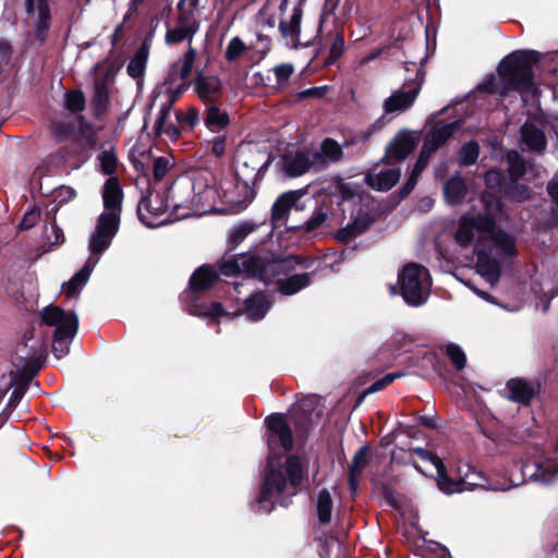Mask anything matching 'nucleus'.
Segmentation results:
<instances>
[{"instance_id": "473e14b6", "label": "nucleus", "mask_w": 558, "mask_h": 558, "mask_svg": "<svg viewBox=\"0 0 558 558\" xmlns=\"http://www.w3.org/2000/svg\"><path fill=\"white\" fill-rule=\"evenodd\" d=\"M149 43L146 39L128 63L126 72L133 78L143 76L149 56Z\"/></svg>"}, {"instance_id": "0e129e2a", "label": "nucleus", "mask_w": 558, "mask_h": 558, "mask_svg": "<svg viewBox=\"0 0 558 558\" xmlns=\"http://www.w3.org/2000/svg\"><path fill=\"white\" fill-rule=\"evenodd\" d=\"M158 136H166L167 138L171 141H175L180 135L179 128L172 123L168 122L166 126L160 131V134H157Z\"/></svg>"}, {"instance_id": "a878e982", "label": "nucleus", "mask_w": 558, "mask_h": 558, "mask_svg": "<svg viewBox=\"0 0 558 558\" xmlns=\"http://www.w3.org/2000/svg\"><path fill=\"white\" fill-rule=\"evenodd\" d=\"M459 128L460 121L436 124L425 136L423 146L435 153L457 132Z\"/></svg>"}, {"instance_id": "8fccbe9b", "label": "nucleus", "mask_w": 558, "mask_h": 558, "mask_svg": "<svg viewBox=\"0 0 558 558\" xmlns=\"http://www.w3.org/2000/svg\"><path fill=\"white\" fill-rule=\"evenodd\" d=\"M318 555L320 558L335 555V550L340 548V543L333 537H325L317 539Z\"/></svg>"}, {"instance_id": "4468645a", "label": "nucleus", "mask_w": 558, "mask_h": 558, "mask_svg": "<svg viewBox=\"0 0 558 558\" xmlns=\"http://www.w3.org/2000/svg\"><path fill=\"white\" fill-rule=\"evenodd\" d=\"M506 398L523 408H530L534 400H538L543 390V383L538 378L512 377L506 383Z\"/></svg>"}, {"instance_id": "a18cd8bd", "label": "nucleus", "mask_w": 558, "mask_h": 558, "mask_svg": "<svg viewBox=\"0 0 558 558\" xmlns=\"http://www.w3.org/2000/svg\"><path fill=\"white\" fill-rule=\"evenodd\" d=\"M102 173L111 175L117 169V156L112 149L104 150L97 157Z\"/></svg>"}, {"instance_id": "c756f323", "label": "nucleus", "mask_w": 558, "mask_h": 558, "mask_svg": "<svg viewBox=\"0 0 558 558\" xmlns=\"http://www.w3.org/2000/svg\"><path fill=\"white\" fill-rule=\"evenodd\" d=\"M270 301L263 293H253L245 300L244 313L252 322H257L265 317L270 308Z\"/></svg>"}, {"instance_id": "f257e3e1", "label": "nucleus", "mask_w": 558, "mask_h": 558, "mask_svg": "<svg viewBox=\"0 0 558 558\" xmlns=\"http://www.w3.org/2000/svg\"><path fill=\"white\" fill-rule=\"evenodd\" d=\"M268 429L269 456L259 496L256 500L258 510L269 513L276 504L288 506L287 497L296 492V487L304 478V466L298 456H291L287 460L288 480L275 465L280 457L292 449L293 437L289 425L280 414H271L266 418Z\"/></svg>"}, {"instance_id": "de8ad7c7", "label": "nucleus", "mask_w": 558, "mask_h": 558, "mask_svg": "<svg viewBox=\"0 0 558 558\" xmlns=\"http://www.w3.org/2000/svg\"><path fill=\"white\" fill-rule=\"evenodd\" d=\"M364 231V227L361 226L359 221H354L351 225H348L347 227L340 229L337 232V239L340 242L348 243L357 235H360Z\"/></svg>"}, {"instance_id": "6e6552de", "label": "nucleus", "mask_w": 558, "mask_h": 558, "mask_svg": "<svg viewBox=\"0 0 558 558\" xmlns=\"http://www.w3.org/2000/svg\"><path fill=\"white\" fill-rule=\"evenodd\" d=\"M45 325L56 327L52 337V352L57 359H62L70 352V344L74 339L78 318L74 312H65L59 306L49 305L40 312Z\"/></svg>"}, {"instance_id": "ddd939ff", "label": "nucleus", "mask_w": 558, "mask_h": 558, "mask_svg": "<svg viewBox=\"0 0 558 558\" xmlns=\"http://www.w3.org/2000/svg\"><path fill=\"white\" fill-rule=\"evenodd\" d=\"M269 165V159L257 149H240L235 161V174L246 187L254 184L260 171Z\"/></svg>"}, {"instance_id": "cd10ccee", "label": "nucleus", "mask_w": 558, "mask_h": 558, "mask_svg": "<svg viewBox=\"0 0 558 558\" xmlns=\"http://www.w3.org/2000/svg\"><path fill=\"white\" fill-rule=\"evenodd\" d=\"M28 13H36V37L44 41L49 28L50 12L46 0H25Z\"/></svg>"}, {"instance_id": "3c124183", "label": "nucleus", "mask_w": 558, "mask_h": 558, "mask_svg": "<svg viewBox=\"0 0 558 558\" xmlns=\"http://www.w3.org/2000/svg\"><path fill=\"white\" fill-rule=\"evenodd\" d=\"M175 119L181 125L194 126L199 122V112L196 108L190 107L186 111H177Z\"/></svg>"}, {"instance_id": "9b49d317", "label": "nucleus", "mask_w": 558, "mask_h": 558, "mask_svg": "<svg viewBox=\"0 0 558 558\" xmlns=\"http://www.w3.org/2000/svg\"><path fill=\"white\" fill-rule=\"evenodd\" d=\"M349 199L336 190V192H327L319 195V205L315 208L313 215L303 225L305 232L314 231L323 227L328 220L338 219L340 206Z\"/></svg>"}, {"instance_id": "39448f33", "label": "nucleus", "mask_w": 558, "mask_h": 558, "mask_svg": "<svg viewBox=\"0 0 558 558\" xmlns=\"http://www.w3.org/2000/svg\"><path fill=\"white\" fill-rule=\"evenodd\" d=\"M275 269L274 264L255 254L226 255L219 266V272L213 266H201L190 279L192 292L209 289L221 276L243 275L247 279L258 277L264 280L269 270Z\"/></svg>"}, {"instance_id": "58836bf2", "label": "nucleus", "mask_w": 558, "mask_h": 558, "mask_svg": "<svg viewBox=\"0 0 558 558\" xmlns=\"http://www.w3.org/2000/svg\"><path fill=\"white\" fill-rule=\"evenodd\" d=\"M391 121V118H386V116H380L375 122L369 124L363 130L357 131L354 134V142L355 143H366L371 140V137L384 129L389 122Z\"/></svg>"}, {"instance_id": "338daca9", "label": "nucleus", "mask_w": 558, "mask_h": 558, "mask_svg": "<svg viewBox=\"0 0 558 558\" xmlns=\"http://www.w3.org/2000/svg\"><path fill=\"white\" fill-rule=\"evenodd\" d=\"M546 191L554 202L555 206L558 208V179H551L546 186Z\"/></svg>"}, {"instance_id": "ea45409f", "label": "nucleus", "mask_w": 558, "mask_h": 558, "mask_svg": "<svg viewBox=\"0 0 558 558\" xmlns=\"http://www.w3.org/2000/svg\"><path fill=\"white\" fill-rule=\"evenodd\" d=\"M478 155V144L474 141H470L461 147L459 153V162L461 166L474 165L477 161Z\"/></svg>"}, {"instance_id": "bb28decb", "label": "nucleus", "mask_w": 558, "mask_h": 558, "mask_svg": "<svg viewBox=\"0 0 558 558\" xmlns=\"http://www.w3.org/2000/svg\"><path fill=\"white\" fill-rule=\"evenodd\" d=\"M194 87L203 102H215L222 95V85L217 76L199 75L195 80Z\"/></svg>"}, {"instance_id": "f3484780", "label": "nucleus", "mask_w": 558, "mask_h": 558, "mask_svg": "<svg viewBox=\"0 0 558 558\" xmlns=\"http://www.w3.org/2000/svg\"><path fill=\"white\" fill-rule=\"evenodd\" d=\"M168 206L159 195L143 197L137 206L138 219L148 228H158L169 220Z\"/></svg>"}, {"instance_id": "6e6d98bb", "label": "nucleus", "mask_w": 558, "mask_h": 558, "mask_svg": "<svg viewBox=\"0 0 558 558\" xmlns=\"http://www.w3.org/2000/svg\"><path fill=\"white\" fill-rule=\"evenodd\" d=\"M40 209L36 206L28 209L20 222V229L22 230H28L37 225V222L40 220Z\"/></svg>"}, {"instance_id": "dca6fc26", "label": "nucleus", "mask_w": 558, "mask_h": 558, "mask_svg": "<svg viewBox=\"0 0 558 558\" xmlns=\"http://www.w3.org/2000/svg\"><path fill=\"white\" fill-rule=\"evenodd\" d=\"M521 179H508L501 171L490 168V182L496 181V192L494 194L500 202L504 198L511 203H523L532 197L531 187L520 183Z\"/></svg>"}, {"instance_id": "2f4dec72", "label": "nucleus", "mask_w": 558, "mask_h": 558, "mask_svg": "<svg viewBox=\"0 0 558 558\" xmlns=\"http://www.w3.org/2000/svg\"><path fill=\"white\" fill-rule=\"evenodd\" d=\"M86 98L82 90L75 89L66 92L63 96V107L74 116L77 124L84 123V118L81 114L85 109Z\"/></svg>"}, {"instance_id": "37998d69", "label": "nucleus", "mask_w": 558, "mask_h": 558, "mask_svg": "<svg viewBox=\"0 0 558 558\" xmlns=\"http://www.w3.org/2000/svg\"><path fill=\"white\" fill-rule=\"evenodd\" d=\"M45 244L48 246H54L64 241L63 231L57 226L56 220L49 222L44 229Z\"/></svg>"}, {"instance_id": "7c9ffc66", "label": "nucleus", "mask_w": 558, "mask_h": 558, "mask_svg": "<svg viewBox=\"0 0 558 558\" xmlns=\"http://www.w3.org/2000/svg\"><path fill=\"white\" fill-rule=\"evenodd\" d=\"M314 272L315 271L313 270L312 272L298 274L284 279H279L277 281L278 291L283 295H293L298 293L311 284Z\"/></svg>"}, {"instance_id": "423d86ee", "label": "nucleus", "mask_w": 558, "mask_h": 558, "mask_svg": "<svg viewBox=\"0 0 558 558\" xmlns=\"http://www.w3.org/2000/svg\"><path fill=\"white\" fill-rule=\"evenodd\" d=\"M541 57L536 50H515L507 54L497 68L502 93L517 92L524 101L526 96H534L537 86L533 66L541 61Z\"/></svg>"}, {"instance_id": "4c0bfd02", "label": "nucleus", "mask_w": 558, "mask_h": 558, "mask_svg": "<svg viewBox=\"0 0 558 558\" xmlns=\"http://www.w3.org/2000/svg\"><path fill=\"white\" fill-rule=\"evenodd\" d=\"M508 179H522L526 172V165L523 157L515 150L507 154Z\"/></svg>"}, {"instance_id": "680f3d73", "label": "nucleus", "mask_w": 558, "mask_h": 558, "mask_svg": "<svg viewBox=\"0 0 558 558\" xmlns=\"http://www.w3.org/2000/svg\"><path fill=\"white\" fill-rule=\"evenodd\" d=\"M191 313L196 316H209L213 318H217L226 314L220 303H213L206 312L191 311Z\"/></svg>"}, {"instance_id": "e2e57ef3", "label": "nucleus", "mask_w": 558, "mask_h": 558, "mask_svg": "<svg viewBox=\"0 0 558 558\" xmlns=\"http://www.w3.org/2000/svg\"><path fill=\"white\" fill-rule=\"evenodd\" d=\"M53 132L62 137V138H66L69 136H71L74 132H75V125L74 124H59V123H53Z\"/></svg>"}, {"instance_id": "c9c22d12", "label": "nucleus", "mask_w": 558, "mask_h": 558, "mask_svg": "<svg viewBox=\"0 0 558 558\" xmlns=\"http://www.w3.org/2000/svg\"><path fill=\"white\" fill-rule=\"evenodd\" d=\"M445 198L448 204H460L466 195V185L462 178L453 177L444 186Z\"/></svg>"}, {"instance_id": "052dcab7", "label": "nucleus", "mask_w": 558, "mask_h": 558, "mask_svg": "<svg viewBox=\"0 0 558 558\" xmlns=\"http://www.w3.org/2000/svg\"><path fill=\"white\" fill-rule=\"evenodd\" d=\"M210 151L216 157H221L226 153V136L217 135L210 142Z\"/></svg>"}, {"instance_id": "4be33fe9", "label": "nucleus", "mask_w": 558, "mask_h": 558, "mask_svg": "<svg viewBox=\"0 0 558 558\" xmlns=\"http://www.w3.org/2000/svg\"><path fill=\"white\" fill-rule=\"evenodd\" d=\"M437 472V486L438 488L447 494L451 495L454 493H461L464 490H472L475 488L478 483L470 481L471 475H476V470L472 466H468V472L464 474V476L459 481H453L446 474V468L442 464L441 470H436Z\"/></svg>"}, {"instance_id": "20e7f679", "label": "nucleus", "mask_w": 558, "mask_h": 558, "mask_svg": "<svg viewBox=\"0 0 558 558\" xmlns=\"http://www.w3.org/2000/svg\"><path fill=\"white\" fill-rule=\"evenodd\" d=\"M502 218H508L505 205L490 192V288L501 275H513L519 255L515 238L497 226Z\"/></svg>"}, {"instance_id": "774afa93", "label": "nucleus", "mask_w": 558, "mask_h": 558, "mask_svg": "<svg viewBox=\"0 0 558 558\" xmlns=\"http://www.w3.org/2000/svg\"><path fill=\"white\" fill-rule=\"evenodd\" d=\"M433 154L434 153L432 150H429L428 148L422 146V149L420 151V155H418V158L416 160V163L421 165L423 168L426 169V167L428 166L429 160H430Z\"/></svg>"}, {"instance_id": "a19ab883", "label": "nucleus", "mask_w": 558, "mask_h": 558, "mask_svg": "<svg viewBox=\"0 0 558 558\" xmlns=\"http://www.w3.org/2000/svg\"><path fill=\"white\" fill-rule=\"evenodd\" d=\"M301 11L295 9L291 15L290 21H282L279 24V29L284 37H294L300 32Z\"/></svg>"}, {"instance_id": "49530a36", "label": "nucleus", "mask_w": 558, "mask_h": 558, "mask_svg": "<svg viewBox=\"0 0 558 558\" xmlns=\"http://www.w3.org/2000/svg\"><path fill=\"white\" fill-rule=\"evenodd\" d=\"M276 83L278 88H283L288 85L291 75L294 73V68L291 63H282L274 68Z\"/></svg>"}, {"instance_id": "72a5a7b5", "label": "nucleus", "mask_w": 558, "mask_h": 558, "mask_svg": "<svg viewBox=\"0 0 558 558\" xmlns=\"http://www.w3.org/2000/svg\"><path fill=\"white\" fill-rule=\"evenodd\" d=\"M230 119L227 111L221 108L210 105L206 110L204 123L206 128L215 133H219L229 124Z\"/></svg>"}, {"instance_id": "2eb2a0df", "label": "nucleus", "mask_w": 558, "mask_h": 558, "mask_svg": "<svg viewBox=\"0 0 558 558\" xmlns=\"http://www.w3.org/2000/svg\"><path fill=\"white\" fill-rule=\"evenodd\" d=\"M422 87V80L415 83H405L400 88L395 89L383 104V116H399L410 109L415 102Z\"/></svg>"}, {"instance_id": "864d4df0", "label": "nucleus", "mask_w": 558, "mask_h": 558, "mask_svg": "<svg viewBox=\"0 0 558 558\" xmlns=\"http://www.w3.org/2000/svg\"><path fill=\"white\" fill-rule=\"evenodd\" d=\"M245 50L246 46L244 45V43L239 37H234L229 41L226 48L225 57L228 61H234Z\"/></svg>"}, {"instance_id": "e433bc0d", "label": "nucleus", "mask_w": 558, "mask_h": 558, "mask_svg": "<svg viewBox=\"0 0 558 558\" xmlns=\"http://www.w3.org/2000/svg\"><path fill=\"white\" fill-rule=\"evenodd\" d=\"M315 508L319 522L329 523L331 521L333 500L328 489L323 488L318 492Z\"/></svg>"}, {"instance_id": "6ab92c4d", "label": "nucleus", "mask_w": 558, "mask_h": 558, "mask_svg": "<svg viewBox=\"0 0 558 558\" xmlns=\"http://www.w3.org/2000/svg\"><path fill=\"white\" fill-rule=\"evenodd\" d=\"M304 194V191L296 190L286 192L278 197L271 209V222L274 228L286 226L288 214L292 207H295L298 210L303 209V206L299 205V201Z\"/></svg>"}, {"instance_id": "c03bdc74", "label": "nucleus", "mask_w": 558, "mask_h": 558, "mask_svg": "<svg viewBox=\"0 0 558 558\" xmlns=\"http://www.w3.org/2000/svg\"><path fill=\"white\" fill-rule=\"evenodd\" d=\"M445 353L447 354V356L449 357V360L451 361V363L458 371H461L465 367L466 356H465L463 350L458 344H454V343L446 344Z\"/></svg>"}, {"instance_id": "5fc2aeb1", "label": "nucleus", "mask_w": 558, "mask_h": 558, "mask_svg": "<svg viewBox=\"0 0 558 558\" xmlns=\"http://www.w3.org/2000/svg\"><path fill=\"white\" fill-rule=\"evenodd\" d=\"M170 168H171V161H170L169 157L162 156V157L156 158L153 163L154 178L157 181L162 180Z\"/></svg>"}, {"instance_id": "f03ea898", "label": "nucleus", "mask_w": 558, "mask_h": 558, "mask_svg": "<svg viewBox=\"0 0 558 558\" xmlns=\"http://www.w3.org/2000/svg\"><path fill=\"white\" fill-rule=\"evenodd\" d=\"M104 211L99 215L95 231L88 239L89 256L71 280L63 286L68 296L76 295L87 283L101 255L109 248L119 231L123 192L117 178L110 177L102 186Z\"/></svg>"}, {"instance_id": "1a4fd4ad", "label": "nucleus", "mask_w": 558, "mask_h": 558, "mask_svg": "<svg viewBox=\"0 0 558 558\" xmlns=\"http://www.w3.org/2000/svg\"><path fill=\"white\" fill-rule=\"evenodd\" d=\"M400 292L404 302L411 306H420L427 301L432 279L427 268L409 264L399 275Z\"/></svg>"}, {"instance_id": "412c9836", "label": "nucleus", "mask_w": 558, "mask_h": 558, "mask_svg": "<svg viewBox=\"0 0 558 558\" xmlns=\"http://www.w3.org/2000/svg\"><path fill=\"white\" fill-rule=\"evenodd\" d=\"M417 138L409 131L399 132L386 149L385 159L402 162L416 147Z\"/></svg>"}, {"instance_id": "a211bd4d", "label": "nucleus", "mask_w": 558, "mask_h": 558, "mask_svg": "<svg viewBox=\"0 0 558 558\" xmlns=\"http://www.w3.org/2000/svg\"><path fill=\"white\" fill-rule=\"evenodd\" d=\"M468 409L483 435H487L488 411L485 403L486 388L468 385L464 389Z\"/></svg>"}, {"instance_id": "0eeeda50", "label": "nucleus", "mask_w": 558, "mask_h": 558, "mask_svg": "<svg viewBox=\"0 0 558 558\" xmlns=\"http://www.w3.org/2000/svg\"><path fill=\"white\" fill-rule=\"evenodd\" d=\"M454 239L461 246H474L476 254L475 275L488 282V214L465 215L461 218Z\"/></svg>"}, {"instance_id": "f704fd0d", "label": "nucleus", "mask_w": 558, "mask_h": 558, "mask_svg": "<svg viewBox=\"0 0 558 558\" xmlns=\"http://www.w3.org/2000/svg\"><path fill=\"white\" fill-rule=\"evenodd\" d=\"M314 153L318 154L316 158L317 168H322L328 162L338 161L342 156V148L340 145L330 138H326L320 146L319 150H315Z\"/></svg>"}, {"instance_id": "c85d7f7f", "label": "nucleus", "mask_w": 558, "mask_h": 558, "mask_svg": "<svg viewBox=\"0 0 558 558\" xmlns=\"http://www.w3.org/2000/svg\"><path fill=\"white\" fill-rule=\"evenodd\" d=\"M371 449L364 446L354 454L349 468V486L350 490L355 494L359 489V480L363 471L369 463Z\"/></svg>"}, {"instance_id": "13d9d810", "label": "nucleus", "mask_w": 558, "mask_h": 558, "mask_svg": "<svg viewBox=\"0 0 558 558\" xmlns=\"http://www.w3.org/2000/svg\"><path fill=\"white\" fill-rule=\"evenodd\" d=\"M412 451L423 461L429 462L435 470H441L442 469V461L437 456L433 454L432 452L425 450L424 448L417 447L413 448Z\"/></svg>"}, {"instance_id": "393cba45", "label": "nucleus", "mask_w": 558, "mask_h": 558, "mask_svg": "<svg viewBox=\"0 0 558 558\" xmlns=\"http://www.w3.org/2000/svg\"><path fill=\"white\" fill-rule=\"evenodd\" d=\"M400 177V167L389 166L388 168L380 169L378 172L368 173L365 181L372 189L385 192L390 190L399 181Z\"/></svg>"}, {"instance_id": "7ed1b4c3", "label": "nucleus", "mask_w": 558, "mask_h": 558, "mask_svg": "<svg viewBox=\"0 0 558 558\" xmlns=\"http://www.w3.org/2000/svg\"><path fill=\"white\" fill-rule=\"evenodd\" d=\"M211 182L210 172L196 171L172 186L173 211L177 218L202 216L215 210L218 193Z\"/></svg>"}, {"instance_id": "aec40b11", "label": "nucleus", "mask_w": 558, "mask_h": 558, "mask_svg": "<svg viewBox=\"0 0 558 558\" xmlns=\"http://www.w3.org/2000/svg\"><path fill=\"white\" fill-rule=\"evenodd\" d=\"M318 157L317 153L313 151H296L289 153L283 156V169L286 173L290 177H299L304 174L312 168H317L316 158Z\"/></svg>"}, {"instance_id": "09e8293b", "label": "nucleus", "mask_w": 558, "mask_h": 558, "mask_svg": "<svg viewBox=\"0 0 558 558\" xmlns=\"http://www.w3.org/2000/svg\"><path fill=\"white\" fill-rule=\"evenodd\" d=\"M424 170L425 168H423L421 165H417L416 162L414 163L407 182L400 189V194L402 197L408 196L414 190L420 179V175Z\"/></svg>"}, {"instance_id": "69168bd1", "label": "nucleus", "mask_w": 558, "mask_h": 558, "mask_svg": "<svg viewBox=\"0 0 558 558\" xmlns=\"http://www.w3.org/2000/svg\"><path fill=\"white\" fill-rule=\"evenodd\" d=\"M556 472H546L542 465H538L537 471L532 474L531 476L534 477L535 481H539L543 483H549L553 481V478L556 476Z\"/></svg>"}, {"instance_id": "4d7b16f0", "label": "nucleus", "mask_w": 558, "mask_h": 558, "mask_svg": "<svg viewBox=\"0 0 558 558\" xmlns=\"http://www.w3.org/2000/svg\"><path fill=\"white\" fill-rule=\"evenodd\" d=\"M343 51H344L343 35L337 34L333 37L332 44L330 46L328 62L333 63L335 61H337L340 58V56L343 53Z\"/></svg>"}, {"instance_id": "603ef678", "label": "nucleus", "mask_w": 558, "mask_h": 558, "mask_svg": "<svg viewBox=\"0 0 558 558\" xmlns=\"http://www.w3.org/2000/svg\"><path fill=\"white\" fill-rule=\"evenodd\" d=\"M195 58L196 50L190 46L181 60L179 73L182 80H186L191 75Z\"/></svg>"}, {"instance_id": "9d476101", "label": "nucleus", "mask_w": 558, "mask_h": 558, "mask_svg": "<svg viewBox=\"0 0 558 558\" xmlns=\"http://www.w3.org/2000/svg\"><path fill=\"white\" fill-rule=\"evenodd\" d=\"M199 4V0H180L178 2L177 25L168 28L165 41L167 45H175L182 41L192 43L195 34L199 29V22L196 19L195 10Z\"/></svg>"}, {"instance_id": "b1692460", "label": "nucleus", "mask_w": 558, "mask_h": 558, "mask_svg": "<svg viewBox=\"0 0 558 558\" xmlns=\"http://www.w3.org/2000/svg\"><path fill=\"white\" fill-rule=\"evenodd\" d=\"M520 138L531 153L543 155L547 148V138L544 131L533 122L526 121L522 124Z\"/></svg>"}, {"instance_id": "79ce46f5", "label": "nucleus", "mask_w": 558, "mask_h": 558, "mask_svg": "<svg viewBox=\"0 0 558 558\" xmlns=\"http://www.w3.org/2000/svg\"><path fill=\"white\" fill-rule=\"evenodd\" d=\"M255 228V225L252 222H242L230 230L228 240L232 245L235 246L240 244L248 234H251Z\"/></svg>"}, {"instance_id": "5701e85b", "label": "nucleus", "mask_w": 558, "mask_h": 558, "mask_svg": "<svg viewBox=\"0 0 558 558\" xmlns=\"http://www.w3.org/2000/svg\"><path fill=\"white\" fill-rule=\"evenodd\" d=\"M179 98V93L167 88L165 90H159L156 93L153 106H157L159 109L158 117L154 124V131L157 134H160V131L166 126L168 123V118L170 116V111L174 105V102Z\"/></svg>"}, {"instance_id": "f8f14e48", "label": "nucleus", "mask_w": 558, "mask_h": 558, "mask_svg": "<svg viewBox=\"0 0 558 558\" xmlns=\"http://www.w3.org/2000/svg\"><path fill=\"white\" fill-rule=\"evenodd\" d=\"M92 72L94 74V94L92 107L95 116L104 114L110 104L109 84L113 82L114 69L107 62L96 63Z\"/></svg>"}, {"instance_id": "bf43d9fd", "label": "nucleus", "mask_w": 558, "mask_h": 558, "mask_svg": "<svg viewBox=\"0 0 558 558\" xmlns=\"http://www.w3.org/2000/svg\"><path fill=\"white\" fill-rule=\"evenodd\" d=\"M401 374H387L383 378L374 381L367 389L366 393H375L389 386L396 378L400 377Z\"/></svg>"}]
</instances>
